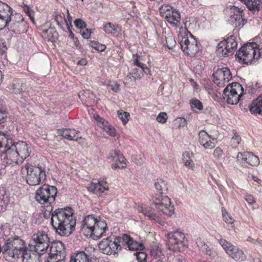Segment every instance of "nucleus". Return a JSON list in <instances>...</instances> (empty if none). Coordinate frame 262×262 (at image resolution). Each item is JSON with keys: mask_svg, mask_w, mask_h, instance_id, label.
Listing matches in <instances>:
<instances>
[{"mask_svg": "<svg viewBox=\"0 0 262 262\" xmlns=\"http://www.w3.org/2000/svg\"><path fill=\"white\" fill-rule=\"evenodd\" d=\"M202 145L206 149H212L215 147V144L210 140H208L207 141L202 144Z\"/></svg>", "mask_w": 262, "mask_h": 262, "instance_id": "52", "label": "nucleus"}, {"mask_svg": "<svg viewBox=\"0 0 262 262\" xmlns=\"http://www.w3.org/2000/svg\"><path fill=\"white\" fill-rule=\"evenodd\" d=\"M134 65L141 68V70L142 71V76L143 75V73L146 75H151L149 69L145 64L140 62L138 59L134 60Z\"/></svg>", "mask_w": 262, "mask_h": 262, "instance_id": "38", "label": "nucleus"}, {"mask_svg": "<svg viewBox=\"0 0 262 262\" xmlns=\"http://www.w3.org/2000/svg\"><path fill=\"white\" fill-rule=\"evenodd\" d=\"M108 158L111 159L112 160L118 162L120 163V165L118 163L113 164L112 167L114 169H116L118 168L122 169L126 166V164L125 163L126 159L118 150L111 151L109 154Z\"/></svg>", "mask_w": 262, "mask_h": 262, "instance_id": "23", "label": "nucleus"}, {"mask_svg": "<svg viewBox=\"0 0 262 262\" xmlns=\"http://www.w3.org/2000/svg\"><path fill=\"white\" fill-rule=\"evenodd\" d=\"M199 141L201 145L206 141H207L208 140H209L210 138V137L209 136L208 134L204 130H201V132H200L199 134Z\"/></svg>", "mask_w": 262, "mask_h": 262, "instance_id": "44", "label": "nucleus"}, {"mask_svg": "<svg viewBox=\"0 0 262 262\" xmlns=\"http://www.w3.org/2000/svg\"><path fill=\"white\" fill-rule=\"evenodd\" d=\"M250 111L254 114H262V95L253 100L250 105Z\"/></svg>", "mask_w": 262, "mask_h": 262, "instance_id": "31", "label": "nucleus"}, {"mask_svg": "<svg viewBox=\"0 0 262 262\" xmlns=\"http://www.w3.org/2000/svg\"><path fill=\"white\" fill-rule=\"evenodd\" d=\"M21 174L25 177L27 184L31 186L40 184L46 179L45 170L41 167L26 164L21 169Z\"/></svg>", "mask_w": 262, "mask_h": 262, "instance_id": "8", "label": "nucleus"}, {"mask_svg": "<svg viewBox=\"0 0 262 262\" xmlns=\"http://www.w3.org/2000/svg\"><path fill=\"white\" fill-rule=\"evenodd\" d=\"M176 260L177 262H186L185 259H180V258H176Z\"/></svg>", "mask_w": 262, "mask_h": 262, "instance_id": "63", "label": "nucleus"}, {"mask_svg": "<svg viewBox=\"0 0 262 262\" xmlns=\"http://www.w3.org/2000/svg\"><path fill=\"white\" fill-rule=\"evenodd\" d=\"M178 41L184 52L188 55L194 57L200 54L201 49L198 41L187 30L179 32Z\"/></svg>", "mask_w": 262, "mask_h": 262, "instance_id": "7", "label": "nucleus"}, {"mask_svg": "<svg viewBox=\"0 0 262 262\" xmlns=\"http://www.w3.org/2000/svg\"><path fill=\"white\" fill-rule=\"evenodd\" d=\"M20 7L26 14L29 17L32 23L34 22V12L33 10L26 4L24 3H21Z\"/></svg>", "mask_w": 262, "mask_h": 262, "instance_id": "36", "label": "nucleus"}, {"mask_svg": "<svg viewBox=\"0 0 262 262\" xmlns=\"http://www.w3.org/2000/svg\"><path fill=\"white\" fill-rule=\"evenodd\" d=\"M223 217L227 224L231 225V227L234 226V223L235 220L230 216L227 212L223 211Z\"/></svg>", "mask_w": 262, "mask_h": 262, "instance_id": "46", "label": "nucleus"}, {"mask_svg": "<svg viewBox=\"0 0 262 262\" xmlns=\"http://www.w3.org/2000/svg\"><path fill=\"white\" fill-rule=\"evenodd\" d=\"M12 9L7 4L0 1V30L8 27L15 33L27 31V24L23 15L18 13L13 14Z\"/></svg>", "mask_w": 262, "mask_h": 262, "instance_id": "3", "label": "nucleus"}, {"mask_svg": "<svg viewBox=\"0 0 262 262\" xmlns=\"http://www.w3.org/2000/svg\"><path fill=\"white\" fill-rule=\"evenodd\" d=\"M167 243L170 249L180 251L187 245V239L184 233L179 231L169 232L167 235Z\"/></svg>", "mask_w": 262, "mask_h": 262, "instance_id": "15", "label": "nucleus"}, {"mask_svg": "<svg viewBox=\"0 0 262 262\" xmlns=\"http://www.w3.org/2000/svg\"><path fill=\"white\" fill-rule=\"evenodd\" d=\"M193 156V154L189 151H185L183 154L182 161L184 163V160L190 161H192L191 157Z\"/></svg>", "mask_w": 262, "mask_h": 262, "instance_id": "51", "label": "nucleus"}, {"mask_svg": "<svg viewBox=\"0 0 262 262\" xmlns=\"http://www.w3.org/2000/svg\"><path fill=\"white\" fill-rule=\"evenodd\" d=\"M258 45L255 42H249L243 45L237 51L235 56L239 62L251 63L254 59H259L260 53Z\"/></svg>", "mask_w": 262, "mask_h": 262, "instance_id": "9", "label": "nucleus"}, {"mask_svg": "<svg viewBox=\"0 0 262 262\" xmlns=\"http://www.w3.org/2000/svg\"><path fill=\"white\" fill-rule=\"evenodd\" d=\"M245 200L248 204L251 205L255 203L254 198L250 194H246L245 195Z\"/></svg>", "mask_w": 262, "mask_h": 262, "instance_id": "60", "label": "nucleus"}, {"mask_svg": "<svg viewBox=\"0 0 262 262\" xmlns=\"http://www.w3.org/2000/svg\"><path fill=\"white\" fill-rule=\"evenodd\" d=\"M223 153L222 149L220 147H217L214 150L213 156L215 158L219 159L222 157Z\"/></svg>", "mask_w": 262, "mask_h": 262, "instance_id": "54", "label": "nucleus"}, {"mask_svg": "<svg viewBox=\"0 0 262 262\" xmlns=\"http://www.w3.org/2000/svg\"><path fill=\"white\" fill-rule=\"evenodd\" d=\"M66 256L64 245L62 242H57L52 243L50 253L47 258H56L59 257V258H65Z\"/></svg>", "mask_w": 262, "mask_h": 262, "instance_id": "20", "label": "nucleus"}, {"mask_svg": "<svg viewBox=\"0 0 262 262\" xmlns=\"http://www.w3.org/2000/svg\"><path fill=\"white\" fill-rule=\"evenodd\" d=\"M128 248L129 250H143L144 246L142 244L133 240L129 235L123 234L122 236V247Z\"/></svg>", "mask_w": 262, "mask_h": 262, "instance_id": "22", "label": "nucleus"}, {"mask_svg": "<svg viewBox=\"0 0 262 262\" xmlns=\"http://www.w3.org/2000/svg\"><path fill=\"white\" fill-rule=\"evenodd\" d=\"M150 255L155 257L161 258L164 255L163 248L160 244L152 242L149 246Z\"/></svg>", "mask_w": 262, "mask_h": 262, "instance_id": "30", "label": "nucleus"}, {"mask_svg": "<svg viewBox=\"0 0 262 262\" xmlns=\"http://www.w3.org/2000/svg\"><path fill=\"white\" fill-rule=\"evenodd\" d=\"M237 161L243 166H257L259 164L258 158L250 152H239L237 156Z\"/></svg>", "mask_w": 262, "mask_h": 262, "instance_id": "19", "label": "nucleus"}, {"mask_svg": "<svg viewBox=\"0 0 262 262\" xmlns=\"http://www.w3.org/2000/svg\"><path fill=\"white\" fill-rule=\"evenodd\" d=\"M237 46L235 37L231 35L227 39L220 41L216 48L217 54L222 57L232 55Z\"/></svg>", "mask_w": 262, "mask_h": 262, "instance_id": "14", "label": "nucleus"}, {"mask_svg": "<svg viewBox=\"0 0 262 262\" xmlns=\"http://www.w3.org/2000/svg\"><path fill=\"white\" fill-rule=\"evenodd\" d=\"M87 63V61L86 59H81V60H79L78 62V64L81 65V66H84L86 65Z\"/></svg>", "mask_w": 262, "mask_h": 262, "instance_id": "62", "label": "nucleus"}, {"mask_svg": "<svg viewBox=\"0 0 262 262\" xmlns=\"http://www.w3.org/2000/svg\"><path fill=\"white\" fill-rule=\"evenodd\" d=\"M94 118L104 132H105L111 137L116 136V132L115 128H114L107 121H105L104 119L97 115H94Z\"/></svg>", "mask_w": 262, "mask_h": 262, "instance_id": "25", "label": "nucleus"}, {"mask_svg": "<svg viewBox=\"0 0 262 262\" xmlns=\"http://www.w3.org/2000/svg\"><path fill=\"white\" fill-rule=\"evenodd\" d=\"M73 213L70 207L58 208L52 212L51 224L56 233L67 236L72 233L76 225Z\"/></svg>", "mask_w": 262, "mask_h": 262, "instance_id": "2", "label": "nucleus"}, {"mask_svg": "<svg viewBox=\"0 0 262 262\" xmlns=\"http://www.w3.org/2000/svg\"><path fill=\"white\" fill-rule=\"evenodd\" d=\"M7 48L6 42L0 38V55H3L7 51Z\"/></svg>", "mask_w": 262, "mask_h": 262, "instance_id": "50", "label": "nucleus"}, {"mask_svg": "<svg viewBox=\"0 0 262 262\" xmlns=\"http://www.w3.org/2000/svg\"><path fill=\"white\" fill-rule=\"evenodd\" d=\"M25 85L19 80H13L9 85V90L16 94L25 91Z\"/></svg>", "mask_w": 262, "mask_h": 262, "instance_id": "32", "label": "nucleus"}, {"mask_svg": "<svg viewBox=\"0 0 262 262\" xmlns=\"http://www.w3.org/2000/svg\"><path fill=\"white\" fill-rule=\"evenodd\" d=\"M74 24L78 28H84L86 27L85 23L81 19L78 18L74 20Z\"/></svg>", "mask_w": 262, "mask_h": 262, "instance_id": "49", "label": "nucleus"}, {"mask_svg": "<svg viewBox=\"0 0 262 262\" xmlns=\"http://www.w3.org/2000/svg\"><path fill=\"white\" fill-rule=\"evenodd\" d=\"M130 75L134 78V80L141 78L142 76V71L141 68H134L130 72Z\"/></svg>", "mask_w": 262, "mask_h": 262, "instance_id": "41", "label": "nucleus"}, {"mask_svg": "<svg viewBox=\"0 0 262 262\" xmlns=\"http://www.w3.org/2000/svg\"><path fill=\"white\" fill-rule=\"evenodd\" d=\"M8 117V113L6 111L0 110V124L4 123Z\"/></svg>", "mask_w": 262, "mask_h": 262, "instance_id": "55", "label": "nucleus"}, {"mask_svg": "<svg viewBox=\"0 0 262 262\" xmlns=\"http://www.w3.org/2000/svg\"><path fill=\"white\" fill-rule=\"evenodd\" d=\"M190 105L192 108H196L199 110H202L203 108L202 103L195 98L190 101Z\"/></svg>", "mask_w": 262, "mask_h": 262, "instance_id": "42", "label": "nucleus"}, {"mask_svg": "<svg viewBox=\"0 0 262 262\" xmlns=\"http://www.w3.org/2000/svg\"><path fill=\"white\" fill-rule=\"evenodd\" d=\"M160 13L168 23L173 27L180 25L181 15L180 12L170 6L163 5L160 8Z\"/></svg>", "mask_w": 262, "mask_h": 262, "instance_id": "16", "label": "nucleus"}, {"mask_svg": "<svg viewBox=\"0 0 262 262\" xmlns=\"http://www.w3.org/2000/svg\"><path fill=\"white\" fill-rule=\"evenodd\" d=\"M136 255L137 259L138 262H147L146 261V257L147 255L145 253L143 252H137L135 253ZM152 262H165L161 259H158L155 261H153Z\"/></svg>", "mask_w": 262, "mask_h": 262, "instance_id": "40", "label": "nucleus"}, {"mask_svg": "<svg viewBox=\"0 0 262 262\" xmlns=\"http://www.w3.org/2000/svg\"><path fill=\"white\" fill-rule=\"evenodd\" d=\"M26 250L27 249L25 248L24 242L18 236L8 239L2 248V250L8 261L18 259Z\"/></svg>", "mask_w": 262, "mask_h": 262, "instance_id": "6", "label": "nucleus"}, {"mask_svg": "<svg viewBox=\"0 0 262 262\" xmlns=\"http://www.w3.org/2000/svg\"><path fill=\"white\" fill-rule=\"evenodd\" d=\"M70 262H90L89 255L85 251H76L71 254Z\"/></svg>", "mask_w": 262, "mask_h": 262, "instance_id": "29", "label": "nucleus"}, {"mask_svg": "<svg viewBox=\"0 0 262 262\" xmlns=\"http://www.w3.org/2000/svg\"><path fill=\"white\" fill-rule=\"evenodd\" d=\"M91 34V30L85 29L81 33V35L84 38L88 39L90 37Z\"/></svg>", "mask_w": 262, "mask_h": 262, "instance_id": "61", "label": "nucleus"}, {"mask_svg": "<svg viewBox=\"0 0 262 262\" xmlns=\"http://www.w3.org/2000/svg\"><path fill=\"white\" fill-rule=\"evenodd\" d=\"M98 246L99 248L104 254H116L122 248V236H110L102 239Z\"/></svg>", "mask_w": 262, "mask_h": 262, "instance_id": "10", "label": "nucleus"}, {"mask_svg": "<svg viewBox=\"0 0 262 262\" xmlns=\"http://www.w3.org/2000/svg\"><path fill=\"white\" fill-rule=\"evenodd\" d=\"M138 210L143 213L149 219L155 221L156 222L162 224V220L161 217L154 213V210L149 206L144 205L138 206Z\"/></svg>", "mask_w": 262, "mask_h": 262, "instance_id": "27", "label": "nucleus"}, {"mask_svg": "<svg viewBox=\"0 0 262 262\" xmlns=\"http://www.w3.org/2000/svg\"><path fill=\"white\" fill-rule=\"evenodd\" d=\"M247 241L252 243H254L257 246H262V240L254 239L251 237H248L247 239Z\"/></svg>", "mask_w": 262, "mask_h": 262, "instance_id": "59", "label": "nucleus"}, {"mask_svg": "<svg viewBox=\"0 0 262 262\" xmlns=\"http://www.w3.org/2000/svg\"><path fill=\"white\" fill-rule=\"evenodd\" d=\"M45 262H65V258H59V257L56 258H47Z\"/></svg>", "mask_w": 262, "mask_h": 262, "instance_id": "58", "label": "nucleus"}, {"mask_svg": "<svg viewBox=\"0 0 262 262\" xmlns=\"http://www.w3.org/2000/svg\"><path fill=\"white\" fill-rule=\"evenodd\" d=\"M119 118L122 121L123 124H125L129 120L130 115L126 112L119 110L117 112Z\"/></svg>", "mask_w": 262, "mask_h": 262, "instance_id": "39", "label": "nucleus"}, {"mask_svg": "<svg viewBox=\"0 0 262 262\" xmlns=\"http://www.w3.org/2000/svg\"><path fill=\"white\" fill-rule=\"evenodd\" d=\"M243 92L244 89L241 84L233 82L224 89L223 97L228 104H235L239 101Z\"/></svg>", "mask_w": 262, "mask_h": 262, "instance_id": "12", "label": "nucleus"}, {"mask_svg": "<svg viewBox=\"0 0 262 262\" xmlns=\"http://www.w3.org/2000/svg\"><path fill=\"white\" fill-rule=\"evenodd\" d=\"M57 134L63 138L70 140L78 141L82 140V142L84 139L80 136V132L74 129L71 128H62L58 129Z\"/></svg>", "mask_w": 262, "mask_h": 262, "instance_id": "21", "label": "nucleus"}, {"mask_svg": "<svg viewBox=\"0 0 262 262\" xmlns=\"http://www.w3.org/2000/svg\"><path fill=\"white\" fill-rule=\"evenodd\" d=\"M246 5L249 10L258 11L261 3L260 0H242Z\"/></svg>", "mask_w": 262, "mask_h": 262, "instance_id": "33", "label": "nucleus"}, {"mask_svg": "<svg viewBox=\"0 0 262 262\" xmlns=\"http://www.w3.org/2000/svg\"><path fill=\"white\" fill-rule=\"evenodd\" d=\"M30 155L28 144L23 141L12 142L10 136L0 133V156L3 163L6 165L20 164Z\"/></svg>", "mask_w": 262, "mask_h": 262, "instance_id": "1", "label": "nucleus"}, {"mask_svg": "<svg viewBox=\"0 0 262 262\" xmlns=\"http://www.w3.org/2000/svg\"><path fill=\"white\" fill-rule=\"evenodd\" d=\"M90 45L93 48L100 52L103 51L106 48V46L104 45L101 44L98 42L95 41H91Z\"/></svg>", "mask_w": 262, "mask_h": 262, "instance_id": "45", "label": "nucleus"}, {"mask_svg": "<svg viewBox=\"0 0 262 262\" xmlns=\"http://www.w3.org/2000/svg\"><path fill=\"white\" fill-rule=\"evenodd\" d=\"M57 192L55 187L43 185L37 190L35 198L40 204H51L54 202Z\"/></svg>", "mask_w": 262, "mask_h": 262, "instance_id": "13", "label": "nucleus"}, {"mask_svg": "<svg viewBox=\"0 0 262 262\" xmlns=\"http://www.w3.org/2000/svg\"><path fill=\"white\" fill-rule=\"evenodd\" d=\"M87 188L90 192L101 194L108 190V186L105 181L99 180L97 183L91 182Z\"/></svg>", "mask_w": 262, "mask_h": 262, "instance_id": "26", "label": "nucleus"}, {"mask_svg": "<svg viewBox=\"0 0 262 262\" xmlns=\"http://www.w3.org/2000/svg\"><path fill=\"white\" fill-rule=\"evenodd\" d=\"M166 43L168 49H171L174 47L176 44V41L174 37L171 35L166 37Z\"/></svg>", "mask_w": 262, "mask_h": 262, "instance_id": "43", "label": "nucleus"}, {"mask_svg": "<svg viewBox=\"0 0 262 262\" xmlns=\"http://www.w3.org/2000/svg\"><path fill=\"white\" fill-rule=\"evenodd\" d=\"M69 37L73 38H74V34L72 33V32L71 31V29H70V30H69Z\"/></svg>", "mask_w": 262, "mask_h": 262, "instance_id": "64", "label": "nucleus"}, {"mask_svg": "<svg viewBox=\"0 0 262 262\" xmlns=\"http://www.w3.org/2000/svg\"><path fill=\"white\" fill-rule=\"evenodd\" d=\"M213 81L219 87H224L232 78V74L227 67L218 68L213 74Z\"/></svg>", "mask_w": 262, "mask_h": 262, "instance_id": "18", "label": "nucleus"}, {"mask_svg": "<svg viewBox=\"0 0 262 262\" xmlns=\"http://www.w3.org/2000/svg\"><path fill=\"white\" fill-rule=\"evenodd\" d=\"M157 121L161 123H164L167 120V115L165 112L160 113L157 116Z\"/></svg>", "mask_w": 262, "mask_h": 262, "instance_id": "48", "label": "nucleus"}, {"mask_svg": "<svg viewBox=\"0 0 262 262\" xmlns=\"http://www.w3.org/2000/svg\"><path fill=\"white\" fill-rule=\"evenodd\" d=\"M32 250L27 249L24 251L21 255L23 262H39V253Z\"/></svg>", "mask_w": 262, "mask_h": 262, "instance_id": "28", "label": "nucleus"}, {"mask_svg": "<svg viewBox=\"0 0 262 262\" xmlns=\"http://www.w3.org/2000/svg\"><path fill=\"white\" fill-rule=\"evenodd\" d=\"M107 228L104 220H98L93 215L86 216L82 223V231L86 236L94 239L101 237Z\"/></svg>", "mask_w": 262, "mask_h": 262, "instance_id": "5", "label": "nucleus"}, {"mask_svg": "<svg viewBox=\"0 0 262 262\" xmlns=\"http://www.w3.org/2000/svg\"><path fill=\"white\" fill-rule=\"evenodd\" d=\"M184 165L187 168L193 170L195 168V164L193 161H187L186 160H184Z\"/></svg>", "mask_w": 262, "mask_h": 262, "instance_id": "56", "label": "nucleus"}, {"mask_svg": "<svg viewBox=\"0 0 262 262\" xmlns=\"http://www.w3.org/2000/svg\"><path fill=\"white\" fill-rule=\"evenodd\" d=\"M119 28L111 23L105 24L103 27L104 31L109 34H114L117 32Z\"/></svg>", "mask_w": 262, "mask_h": 262, "instance_id": "35", "label": "nucleus"}, {"mask_svg": "<svg viewBox=\"0 0 262 262\" xmlns=\"http://www.w3.org/2000/svg\"><path fill=\"white\" fill-rule=\"evenodd\" d=\"M241 137L236 134L234 133V136L232 137L231 140V145L233 148H236L238 144L241 143Z\"/></svg>", "mask_w": 262, "mask_h": 262, "instance_id": "47", "label": "nucleus"}, {"mask_svg": "<svg viewBox=\"0 0 262 262\" xmlns=\"http://www.w3.org/2000/svg\"><path fill=\"white\" fill-rule=\"evenodd\" d=\"M107 89L110 91H112L115 93L120 91V84L115 81H110L106 84Z\"/></svg>", "mask_w": 262, "mask_h": 262, "instance_id": "37", "label": "nucleus"}, {"mask_svg": "<svg viewBox=\"0 0 262 262\" xmlns=\"http://www.w3.org/2000/svg\"><path fill=\"white\" fill-rule=\"evenodd\" d=\"M67 17L64 19V20L66 21L68 30H70V26H72L71 23H72V17L71 16V15L69 12V10H67Z\"/></svg>", "mask_w": 262, "mask_h": 262, "instance_id": "53", "label": "nucleus"}, {"mask_svg": "<svg viewBox=\"0 0 262 262\" xmlns=\"http://www.w3.org/2000/svg\"><path fill=\"white\" fill-rule=\"evenodd\" d=\"M236 13H234L230 17V23L234 27H243L247 21L243 14V10L235 7Z\"/></svg>", "mask_w": 262, "mask_h": 262, "instance_id": "24", "label": "nucleus"}, {"mask_svg": "<svg viewBox=\"0 0 262 262\" xmlns=\"http://www.w3.org/2000/svg\"><path fill=\"white\" fill-rule=\"evenodd\" d=\"M219 243L229 256L236 261H242L246 259L244 252L238 247L232 245L226 240L221 238Z\"/></svg>", "mask_w": 262, "mask_h": 262, "instance_id": "17", "label": "nucleus"}, {"mask_svg": "<svg viewBox=\"0 0 262 262\" xmlns=\"http://www.w3.org/2000/svg\"><path fill=\"white\" fill-rule=\"evenodd\" d=\"M42 31L45 34H52V36H54L55 35L57 34V33L54 30V28H49L48 29H42Z\"/></svg>", "mask_w": 262, "mask_h": 262, "instance_id": "57", "label": "nucleus"}, {"mask_svg": "<svg viewBox=\"0 0 262 262\" xmlns=\"http://www.w3.org/2000/svg\"><path fill=\"white\" fill-rule=\"evenodd\" d=\"M155 186L160 194H156L153 198L156 209L164 215L171 216L174 213V208L171 205L170 199L167 196L161 195L168 190L167 182L162 179H157L155 182Z\"/></svg>", "mask_w": 262, "mask_h": 262, "instance_id": "4", "label": "nucleus"}, {"mask_svg": "<svg viewBox=\"0 0 262 262\" xmlns=\"http://www.w3.org/2000/svg\"><path fill=\"white\" fill-rule=\"evenodd\" d=\"M197 245L200 249L205 254L208 255H211L212 254V249L209 247V246L202 242L201 239H198L196 241Z\"/></svg>", "mask_w": 262, "mask_h": 262, "instance_id": "34", "label": "nucleus"}, {"mask_svg": "<svg viewBox=\"0 0 262 262\" xmlns=\"http://www.w3.org/2000/svg\"><path fill=\"white\" fill-rule=\"evenodd\" d=\"M49 243V238L46 232L38 230L32 235L29 246L36 253H41L47 250Z\"/></svg>", "mask_w": 262, "mask_h": 262, "instance_id": "11", "label": "nucleus"}]
</instances>
